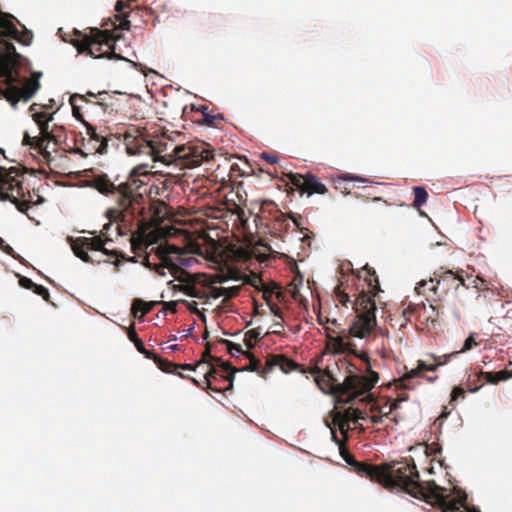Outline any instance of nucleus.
Returning a JSON list of instances; mask_svg holds the SVG:
<instances>
[{
  "instance_id": "nucleus-49",
  "label": "nucleus",
  "mask_w": 512,
  "mask_h": 512,
  "mask_svg": "<svg viewBox=\"0 0 512 512\" xmlns=\"http://www.w3.org/2000/svg\"><path fill=\"white\" fill-rule=\"evenodd\" d=\"M117 20H119L118 28L121 30H129L130 29V21L127 19V14L117 15Z\"/></svg>"
},
{
  "instance_id": "nucleus-34",
  "label": "nucleus",
  "mask_w": 512,
  "mask_h": 512,
  "mask_svg": "<svg viewBox=\"0 0 512 512\" xmlns=\"http://www.w3.org/2000/svg\"><path fill=\"white\" fill-rule=\"evenodd\" d=\"M155 364L161 371H163L165 373L176 374V363H173L167 359H163V358L159 357L156 359Z\"/></svg>"
},
{
  "instance_id": "nucleus-1",
  "label": "nucleus",
  "mask_w": 512,
  "mask_h": 512,
  "mask_svg": "<svg viewBox=\"0 0 512 512\" xmlns=\"http://www.w3.org/2000/svg\"><path fill=\"white\" fill-rule=\"evenodd\" d=\"M381 474H383V477H381L380 485L384 488L404 491L412 497L426 502L433 500L442 512H459L458 505L465 507L466 493L461 492L457 498L450 500L449 496L444 494L446 489L438 486L434 481H429L425 485L420 483L419 473L413 459H411V462L403 459L383 463Z\"/></svg>"
},
{
  "instance_id": "nucleus-7",
  "label": "nucleus",
  "mask_w": 512,
  "mask_h": 512,
  "mask_svg": "<svg viewBox=\"0 0 512 512\" xmlns=\"http://www.w3.org/2000/svg\"><path fill=\"white\" fill-rule=\"evenodd\" d=\"M123 143L129 155H150L153 161L169 164L174 159L181 158L184 146L167 141L165 134L155 139H146L136 128L128 129L123 134Z\"/></svg>"
},
{
  "instance_id": "nucleus-37",
  "label": "nucleus",
  "mask_w": 512,
  "mask_h": 512,
  "mask_svg": "<svg viewBox=\"0 0 512 512\" xmlns=\"http://www.w3.org/2000/svg\"><path fill=\"white\" fill-rule=\"evenodd\" d=\"M260 338V331L259 329H251V330H248L245 335H244V342H245V345L251 349L254 347V343L252 342L253 340L254 341H257L258 339Z\"/></svg>"
},
{
  "instance_id": "nucleus-63",
  "label": "nucleus",
  "mask_w": 512,
  "mask_h": 512,
  "mask_svg": "<svg viewBox=\"0 0 512 512\" xmlns=\"http://www.w3.org/2000/svg\"><path fill=\"white\" fill-rule=\"evenodd\" d=\"M477 280L480 282L479 284L475 282V285L474 287L477 289V290H483V289H488V286H487V282L486 280H484L483 278L481 277H477Z\"/></svg>"
},
{
  "instance_id": "nucleus-29",
  "label": "nucleus",
  "mask_w": 512,
  "mask_h": 512,
  "mask_svg": "<svg viewBox=\"0 0 512 512\" xmlns=\"http://www.w3.org/2000/svg\"><path fill=\"white\" fill-rule=\"evenodd\" d=\"M414 192V200H413V206L415 208H420L422 205H424L428 199V193L425 190L424 187L416 186L413 188Z\"/></svg>"
},
{
  "instance_id": "nucleus-24",
  "label": "nucleus",
  "mask_w": 512,
  "mask_h": 512,
  "mask_svg": "<svg viewBox=\"0 0 512 512\" xmlns=\"http://www.w3.org/2000/svg\"><path fill=\"white\" fill-rule=\"evenodd\" d=\"M211 362H212L211 364H213V365L215 364V365L219 366L223 372L228 373L227 376L225 377L226 380L229 382L227 389H232L235 373L239 370L232 367V365L230 363L223 362L222 359L219 357L213 356V358L211 359Z\"/></svg>"
},
{
  "instance_id": "nucleus-62",
  "label": "nucleus",
  "mask_w": 512,
  "mask_h": 512,
  "mask_svg": "<svg viewBox=\"0 0 512 512\" xmlns=\"http://www.w3.org/2000/svg\"><path fill=\"white\" fill-rule=\"evenodd\" d=\"M317 321H318V323H319L320 325H324V326H325L326 324H328V323H331V324H333V325H335V324H336V320H335V319H334V320H332V321H330L328 318H324L320 312L317 314Z\"/></svg>"
},
{
  "instance_id": "nucleus-14",
  "label": "nucleus",
  "mask_w": 512,
  "mask_h": 512,
  "mask_svg": "<svg viewBox=\"0 0 512 512\" xmlns=\"http://www.w3.org/2000/svg\"><path fill=\"white\" fill-rule=\"evenodd\" d=\"M32 118L34 122L38 125L40 130V136H38L42 143L45 145V142H58V135L55 134L54 130H49V122L53 120V114H47L45 112H34L32 114Z\"/></svg>"
},
{
  "instance_id": "nucleus-12",
  "label": "nucleus",
  "mask_w": 512,
  "mask_h": 512,
  "mask_svg": "<svg viewBox=\"0 0 512 512\" xmlns=\"http://www.w3.org/2000/svg\"><path fill=\"white\" fill-rule=\"evenodd\" d=\"M214 157L213 150L205 142H199L193 145L184 146L181 152V158L187 160V164L192 167L200 166L204 162L210 161Z\"/></svg>"
},
{
  "instance_id": "nucleus-42",
  "label": "nucleus",
  "mask_w": 512,
  "mask_h": 512,
  "mask_svg": "<svg viewBox=\"0 0 512 512\" xmlns=\"http://www.w3.org/2000/svg\"><path fill=\"white\" fill-rule=\"evenodd\" d=\"M334 294L337 298V300L339 301V303L342 305V306H345L347 307V304L350 303V297L349 295L344 292L340 286H336L335 289H334Z\"/></svg>"
},
{
  "instance_id": "nucleus-61",
  "label": "nucleus",
  "mask_w": 512,
  "mask_h": 512,
  "mask_svg": "<svg viewBox=\"0 0 512 512\" xmlns=\"http://www.w3.org/2000/svg\"><path fill=\"white\" fill-rule=\"evenodd\" d=\"M349 413L354 415V422H357L359 419H366L365 414L357 408L350 407Z\"/></svg>"
},
{
  "instance_id": "nucleus-47",
  "label": "nucleus",
  "mask_w": 512,
  "mask_h": 512,
  "mask_svg": "<svg viewBox=\"0 0 512 512\" xmlns=\"http://www.w3.org/2000/svg\"><path fill=\"white\" fill-rule=\"evenodd\" d=\"M246 283L253 286L257 290H259L260 287L264 284L262 278L257 274H253L250 277H248Z\"/></svg>"
},
{
  "instance_id": "nucleus-25",
  "label": "nucleus",
  "mask_w": 512,
  "mask_h": 512,
  "mask_svg": "<svg viewBox=\"0 0 512 512\" xmlns=\"http://www.w3.org/2000/svg\"><path fill=\"white\" fill-rule=\"evenodd\" d=\"M241 290L240 286L233 287H213L211 291V296L215 299L220 297H225L226 299H231L239 295Z\"/></svg>"
},
{
  "instance_id": "nucleus-53",
  "label": "nucleus",
  "mask_w": 512,
  "mask_h": 512,
  "mask_svg": "<svg viewBox=\"0 0 512 512\" xmlns=\"http://www.w3.org/2000/svg\"><path fill=\"white\" fill-rule=\"evenodd\" d=\"M465 396V390L460 387V386H457L455 387L453 390H452V393H451V400L454 401L456 400L458 397H462L464 398Z\"/></svg>"
},
{
  "instance_id": "nucleus-3",
  "label": "nucleus",
  "mask_w": 512,
  "mask_h": 512,
  "mask_svg": "<svg viewBox=\"0 0 512 512\" xmlns=\"http://www.w3.org/2000/svg\"><path fill=\"white\" fill-rule=\"evenodd\" d=\"M309 372L315 375V382L321 391L337 396L339 401L344 403H349L356 397L368 393L379 380L377 372H371L369 377H360L349 370L350 374L344 378L343 382H339L330 367L322 370L314 366Z\"/></svg>"
},
{
  "instance_id": "nucleus-57",
  "label": "nucleus",
  "mask_w": 512,
  "mask_h": 512,
  "mask_svg": "<svg viewBox=\"0 0 512 512\" xmlns=\"http://www.w3.org/2000/svg\"><path fill=\"white\" fill-rule=\"evenodd\" d=\"M260 157L269 164H275L278 161V158L276 156L269 154L267 152L261 153Z\"/></svg>"
},
{
  "instance_id": "nucleus-38",
  "label": "nucleus",
  "mask_w": 512,
  "mask_h": 512,
  "mask_svg": "<svg viewBox=\"0 0 512 512\" xmlns=\"http://www.w3.org/2000/svg\"><path fill=\"white\" fill-rule=\"evenodd\" d=\"M409 396L406 392H400L396 398L390 403L388 411L385 414H391L394 410L399 408L401 402L407 401Z\"/></svg>"
},
{
  "instance_id": "nucleus-9",
  "label": "nucleus",
  "mask_w": 512,
  "mask_h": 512,
  "mask_svg": "<svg viewBox=\"0 0 512 512\" xmlns=\"http://www.w3.org/2000/svg\"><path fill=\"white\" fill-rule=\"evenodd\" d=\"M245 356L250 360L249 365L242 368L241 371H251L265 376L270 373L275 367H278L283 373L291 371H299L305 373L306 370L294 360L286 357L283 354L268 355L265 366L261 368V362L251 352H245Z\"/></svg>"
},
{
  "instance_id": "nucleus-55",
  "label": "nucleus",
  "mask_w": 512,
  "mask_h": 512,
  "mask_svg": "<svg viewBox=\"0 0 512 512\" xmlns=\"http://www.w3.org/2000/svg\"><path fill=\"white\" fill-rule=\"evenodd\" d=\"M341 455L342 457L344 458V460L349 464L351 465L352 467L354 466V463L357 461L354 456L352 454H350L348 451H346L345 449H343L341 451Z\"/></svg>"
},
{
  "instance_id": "nucleus-60",
  "label": "nucleus",
  "mask_w": 512,
  "mask_h": 512,
  "mask_svg": "<svg viewBox=\"0 0 512 512\" xmlns=\"http://www.w3.org/2000/svg\"><path fill=\"white\" fill-rule=\"evenodd\" d=\"M349 413L354 415V422H357L359 419H366L365 414L357 408L350 407Z\"/></svg>"
},
{
  "instance_id": "nucleus-39",
  "label": "nucleus",
  "mask_w": 512,
  "mask_h": 512,
  "mask_svg": "<svg viewBox=\"0 0 512 512\" xmlns=\"http://www.w3.org/2000/svg\"><path fill=\"white\" fill-rule=\"evenodd\" d=\"M449 278H452L453 280H457L458 281V284L455 287L456 289L460 285L465 286V280H464L463 276L459 272L454 273L451 270H447L442 275H440V279L443 280V281L446 280V279H449Z\"/></svg>"
},
{
  "instance_id": "nucleus-41",
  "label": "nucleus",
  "mask_w": 512,
  "mask_h": 512,
  "mask_svg": "<svg viewBox=\"0 0 512 512\" xmlns=\"http://www.w3.org/2000/svg\"><path fill=\"white\" fill-rule=\"evenodd\" d=\"M128 338L135 344V347L138 351L143 350L144 344L142 340L138 337L133 325H131L130 328L128 329Z\"/></svg>"
},
{
  "instance_id": "nucleus-59",
  "label": "nucleus",
  "mask_w": 512,
  "mask_h": 512,
  "mask_svg": "<svg viewBox=\"0 0 512 512\" xmlns=\"http://www.w3.org/2000/svg\"><path fill=\"white\" fill-rule=\"evenodd\" d=\"M141 354H143L146 358L152 359L156 363V359L160 356L157 355L154 351L147 350L145 346L143 347L142 351H139Z\"/></svg>"
},
{
  "instance_id": "nucleus-13",
  "label": "nucleus",
  "mask_w": 512,
  "mask_h": 512,
  "mask_svg": "<svg viewBox=\"0 0 512 512\" xmlns=\"http://www.w3.org/2000/svg\"><path fill=\"white\" fill-rule=\"evenodd\" d=\"M87 138H82V145L92 154H105L108 149V137L98 133L96 127L84 122Z\"/></svg>"
},
{
  "instance_id": "nucleus-21",
  "label": "nucleus",
  "mask_w": 512,
  "mask_h": 512,
  "mask_svg": "<svg viewBox=\"0 0 512 512\" xmlns=\"http://www.w3.org/2000/svg\"><path fill=\"white\" fill-rule=\"evenodd\" d=\"M227 375H224L220 372L219 369H217L213 364H209V369L204 373V384L206 386L202 385V389H210L212 391H215L217 393H222L223 391L228 390L227 388H217L212 386V379H217L218 377L226 380Z\"/></svg>"
},
{
  "instance_id": "nucleus-28",
  "label": "nucleus",
  "mask_w": 512,
  "mask_h": 512,
  "mask_svg": "<svg viewBox=\"0 0 512 512\" xmlns=\"http://www.w3.org/2000/svg\"><path fill=\"white\" fill-rule=\"evenodd\" d=\"M78 100H86V96H82V94H78V93L72 94L69 98V103L72 106L73 116L78 121H80L84 124V122H86V121L84 120L83 115L80 112V107L77 104Z\"/></svg>"
},
{
  "instance_id": "nucleus-18",
  "label": "nucleus",
  "mask_w": 512,
  "mask_h": 512,
  "mask_svg": "<svg viewBox=\"0 0 512 512\" xmlns=\"http://www.w3.org/2000/svg\"><path fill=\"white\" fill-rule=\"evenodd\" d=\"M15 17L6 13L0 18V41L12 39L17 35V27L14 24Z\"/></svg>"
},
{
  "instance_id": "nucleus-23",
  "label": "nucleus",
  "mask_w": 512,
  "mask_h": 512,
  "mask_svg": "<svg viewBox=\"0 0 512 512\" xmlns=\"http://www.w3.org/2000/svg\"><path fill=\"white\" fill-rule=\"evenodd\" d=\"M22 144L37 150L44 157L50 156V153L47 151V146L42 143L41 139L38 136L31 137L27 131L23 133Z\"/></svg>"
},
{
  "instance_id": "nucleus-16",
  "label": "nucleus",
  "mask_w": 512,
  "mask_h": 512,
  "mask_svg": "<svg viewBox=\"0 0 512 512\" xmlns=\"http://www.w3.org/2000/svg\"><path fill=\"white\" fill-rule=\"evenodd\" d=\"M89 186L96 189L104 195L118 194V185H115L106 174L93 176L89 181Z\"/></svg>"
},
{
  "instance_id": "nucleus-22",
  "label": "nucleus",
  "mask_w": 512,
  "mask_h": 512,
  "mask_svg": "<svg viewBox=\"0 0 512 512\" xmlns=\"http://www.w3.org/2000/svg\"><path fill=\"white\" fill-rule=\"evenodd\" d=\"M327 192L326 186L320 182L319 178L311 173H307V181L304 193H307L309 196L317 193V194H325Z\"/></svg>"
},
{
  "instance_id": "nucleus-8",
  "label": "nucleus",
  "mask_w": 512,
  "mask_h": 512,
  "mask_svg": "<svg viewBox=\"0 0 512 512\" xmlns=\"http://www.w3.org/2000/svg\"><path fill=\"white\" fill-rule=\"evenodd\" d=\"M77 37L70 40V43L77 49L78 53H87L94 58L109 56L114 52L116 37L108 30L90 28L89 33H82L74 30Z\"/></svg>"
},
{
  "instance_id": "nucleus-15",
  "label": "nucleus",
  "mask_w": 512,
  "mask_h": 512,
  "mask_svg": "<svg viewBox=\"0 0 512 512\" xmlns=\"http://www.w3.org/2000/svg\"><path fill=\"white\" fill-rule=\"evenodd\" d=\"M353 470L360 476L366 477L371 481H375L380 484L381 477H383L382 464L374 465L367 462L356 461Z\"/></svg>"
},
{
  "instance_id": "nucleus-48",
  "label": "nucleus",
  "mask_w": 512,
  "mask_h": 512,
  "mask_svg": "<svg viewBox=\"0 0 512 512\" xmlns=\"http://www.w3.org/2000/svg\"><path fill=\"white\" fill-rule=\"evenodd\" d=\"M33 291L35 294L43 297L44 300L49 301L50 293L46 287L36 284L35 287L33 288Z\"/></svg>"
},
{
  "instance_id": "nucleus-51",
  "label": "nucleus",
  "mask_w": 512,
  "mask_h": 512,
  "mask_svg": "<svg viewBox=\"0 0 512 512\" xmlns=\"http://www.w3.org/2000/svg\"><path fill=\"white\" fill-rule=\"evenodd\" d=\"M19 284L21 285V287L31 290H33V288L36 285V283H34L30 278L27 277H20Z\"/></svg>"
},
{
  "instance_id": "nucleus-54",
  "label": "nucleus",
  "mask_w": 512,
  "mask_h": 512,
  "mask_svg": "<svg viewBox=\"0 0 512 512\" xmlns=\"http://www.w3.org/2000/svg\"><path fill=\"white\" fill-rule=\"evenodd\" d=\"M129 8V4H126L123 0H118L115 5V10L119 13L118 15L126 14L125 9Z\"/></svg>"
},
{
  "instance_id": "nucleus-58",
  "label": "nucleus",
  "mask_w": 512,
  "mask_h": 512,
  "mask_svg": "<svg viewBox=\"0 0 512 512\" xmlns=\"http://www.w3.org/2000/svg\"><path fill=\"white\" fill-rule=\"evenodd\" d=\"M389 401L382 407H377V406H372L371 407V411L374 412V411H378L380 413V415H382V417H387L389 414H385L387 411H388V408H389Z\"/></svg>"
},
{
  "instance_id": "nucleus-40",
  "label": "nucleus",
  "mask_w": 512,
  "mask_h": 512,
  "mask_svg": "<svg viewBox=\"0 0 512 512\" xmlns=\"http://www.w3.org/2000/svg\"><path fill=\"white\" fill-rule=\"evenodd\" d=\"M333 423L338 426L340 432L342 434H346L349 430V422L343 419V416H341V413L335 414L333 417Z\"/></svg>"
},
{
  "instance_id": "nucleus-2",
  "label": "nucleus",
  "mask_w": 512,
  "mask_h": 512,
  "mask_svg": "<svg viewBox=\"0 0 512 512\" xmlns=\"http://www.w3.org/2000/svg\"><path fill=\"white\" fill-rule=\"evenodd\" d=\"M12 39L0 41V76H5L3 85H0V98L8 101L13 108L17 107L20 100L29 101L40 89L39 79L41 72H33L22 87L15 85L17 79L12 75V69L20 65L21 55L17 53Z\"/></svg>"
},
{
  "instance_id": "nucleus-33",
  "label": "nucleus",
  "mask_w": 512,
  "mask_h": 512,
  "mask_svg": "<svg viewBox=\"0 0 512 512\" xmlns=\"http://www.w3.org/2000/svg\"><path fill=\"white\" fill-rule=\"evenodd\" d=\"M24 30L20 32L17 29V35L15 37H12L13 40H16L18 43L22 45H30L33 39V33L32 31L28 30L25 26H23Z\"/></svg>"
},
{
  "instance_id": "nucleus-11",
  "label": "nucleus",
  "mask_w": 512,
  "mask_h": 512,
  "mask_svg": "<svg viewBox=\"0 0 512 512\" xmlns=\"http://www.w3.org/2000/svg\"><path fill=\"white\" fill-rule=\"evenodd\" d=\"M0 201H10L19 212L26 214L32 219L28 214L32 203L31 194L29 191H24L19 177L14 178V182L9 181L8 184L0 185Z\"/></svg>"
},
{
  "instance_id": "nucleus-30",
  "label": "nucleus",
  "mask_w": 512,
  "mask_h": 512,
  "mask_svg": "<svg viewBox=\"0 0 512 512\" xmlns=\"http://www.w3.org/2000/svg\"><path fill=\"white\" fill-rule=\"evenodd\" d=\"M199 366L196 365H191V364H176V375H179L181 378H187L189 380H191L193 382V384H195L197 387H202V384L197 381L195 378L193 377H190V376H185L184 374H182L180 372V370H185V371H195Z\"/></svg>"
},
{
  "instance_id": "nucleus-43",
  "label": "nucleus",
  "mask_w": 512,
  "mask_h": 512,
  "mask_svg": "<svg viewBox=\"0 0 512 512\" xmlns=\"http://www.w3.org/2000/svg\"><path fill=\"white\" fill-rule=\"evenodd\" d=\"M212 358L213 356L211 355L210 343H207L205 350L202 353L201 360L197 362V366H201L203 364H211L209 361H211Z\"/></svg>"
},
{
  "instance_id": "nucleus-31",
  "label": "nucleus",
  "mask_w": 512,
  "mask_h": 512,
  "mask_svg": "<svg viewBox=\"0 0 512 512\" xmlns=\"http://www.w3.org/2000/svg\"><path fill=\"white\" fill-rule=\"evenodd\" d=\"M203 116V123H205L208 126H214L216 125V122L223 119V116L221 114L217 115H211L208 113V107L203 105L198 109Z\"/></svg>"
},
{
  "instance_id": "nucleus-56",
  "label": "nucleus",
  "mask_w": 512,
  "mask_h": 512,
  "mask_svg": "<svg viewBox=\"0 0 512 512\" xmlns=\"http://www.w3.org/2000/svg\"><path fill=\"white\" fill-rule=\"evenodd\" d=\"M0 248L8 255L15 258V252L11 246L5 243L3 239H0Z\"/></svg>"
},
{
  "instance_id": "nucleus-10",
  "label": "nucleus",
  "mask_w": 512,
  "mask_h": 512,
  "mask_svg": "<svg viewBox=\"0 0 512 512\" xmlns=\"http://www.w3.org/2000/svg\"><path fill=\"white\" fill-rule=\"evenodd\" d=\"M67 241L69 242L71 249L75 256L80 258L82 261L87 263H101L102 260L94 261L88 254L89 251H100L105 255H111L114 257H124L122 253H118L115 250H108L105 248V244L107 241H111V239L107 238L103 240L101 236H94L91 238L88 237H68Z\"/></svg>"
},
{
  "instance_id": "nucleus-44",
  "label": "nucleus",
  "mask_w": 512,
  "mask_h": 512,
  "mask_svg": "<svg viewBox=\"0 0 512 512\" xmlns=\"http://www.w3.org/2000/svg\"><path fill=\"white\" fill-rule=\"evenodd\" d=\"M459 352H451V353H448V354H444V355H441V356H437V355H434L432 354L431 357L432 359L436 362V363H441V365H444L446 364L452 357H455L456 355H458Z\"/></svg>"
},
{
  "instance_id": "nucleus-5",
  "label": "nucleus",
  "mask_w": 512,
  "mask_h": 512,
  "mask_svg": "<svg viewBox=\"0 0 512 512\" xmlns=\"http://www.w3.org/2000/svg\"><path fill=\"white\" fill-rule=\"evenodd\" d=\"M148 176L147 172L139 173L138 168H135L129 179L118 185L117 207L106 212L108 219L124 221L128 216H131L132 219H135L136 216H143L146 188L144 180L140 177L148 178Z\"/></svg>"
},
{
  "instance_id": "nucleus-64",
  "label": "nucleus",
  "mask_w": 512,
  "mask_h": 512,
  "mask_svg": "<svg viewBox=\"0 0 512 512\" xmlns=\"http://www.w3.org/2000/svg\"><path fill=\"white\" fill-rule=\"evenodd\" d=\"M69 153H71V154H80V155H81V156H83V157H86V156H88V154H90L89 152H88V153H87V152H85V151H84L82 148H80V147L71 148V149L69 150Z\"/></svg>"
},
{
  "instance_id": "nucleus-32",
  "label": "nucleus",
  "mask_w": 512,
  "mask_h": 512,
  "mask_svg": "<svg viewBox=\"0 0 512 512\" xmlns=\"http://www.w3.org/2000/svg\"><path fill=\"white\" fill-rule=\"evenodd\" d=\"M288 178L293 186H295L298 190L304 193L307 181V174L302 175L298 173H290L288 175Z\"/></svg>"
},
{
  "instance_id": "nucleus-20",
  "label": "nucleus",
  "mask_w": 512,
  "mask_h": 512,
  "mask_svg": "<svg viewBox=\"0 0 512 512\" xmlns=\"http://www.w3.org/2000/svg\"><path fill=\"white\" fill-rule=\"evenodd\" d=\"M159 304H161V301L145 302L142 299L136 298L133 300L131 311L135 318H143Z\"/></svg>"
},
{
  "instance_id": "nucleus-35",
  "label": "nucleus",
  "mask_w": 512,
  "mask_h": 512,
  "mask_svg": "<svg viewBox=\"0 0 512 512\" xmlns=\"http://www.w3.org/2000/svg\"><path fill=\"white\" fill-rule=\"evenodd\" d=\"M220 342L227 346L228 353L232 357H236L238 354H242L245 356L246 351L242 350V347L240 344L234 343V342L226 340V339H221Z\"/></svg>"
},
{
  "instance_id": "nucleus-19",
  "label": "nucleus",
  "mask_w": 512,
  "mask_h": 512,
  "mask_svg": "<svg viewBox=\"0 0 512 512\" xmlns=\"http://www.w3.org/2000/svg\"><path fill=\"white\" fill-rule=\"evenodd\" d=\"M353 347H355V344L346 342L343 337H333L330 334H327V348L331 352L336 354L349 353Z\"/></svg>"
},
{
  "instance_id": "nucleus-50",
  "label": "nucleus",
  "mask_w": 512,
  "mask_h": 512,
  "mask_svg": "<svg viewBox=\"0 0 512 512\" xmlns=\"http://www.w3.org/2000/svg\"><path fill=\"white\" fill-rule=\"evenodd\" d=\"M419 369L421 372L423 371H436L439 366H441V363H435V364H426L424 361L419 360L418 361Z\"/></svg>"
},
{
  "instance_id": "nucleus-26",
  "label": "nucleus",
  "mask_w": 512,
  "mask_h": 512,
  "mask_svg": "<svg viewBox=\"0 0 512 512\" xmlns=\"http://www.w3.org/2000/svg\"><path fill=\"white\" fill-rule=\"evenodd\" d=\"M420 374L421 370L419 369V365H417V368L411 369L409 372L405 373L401 378L394 380L396 388L402 390L412 388L410 385L407 384V381L419 377Z\"/></svg>"
},
{
  "instance_id": "nucleus-17",
  "label": "nucleus",
  "mask_w": 512,
  "mask_h": 512,
  "mask_svg": "<svg viewBox=\"0 0 512 512\" xmlns=\"http://www.w3.org/2000/svg\"><path fill=\"white\" fill-rule=\"evenodd\" d=\"M478 380L482 381V383H490V384H498L500 381H505L512 378V371L501 370L498 372H484L480 371L477 374ZM483 384L480 385V387ZM479 389L478 387L470 389L471 392H476Z\"/></svg>"
},
{
  "instance_id": "nucleus-27",
  "label": "nucleus",
  "mask_w": 512,
  "mask_h": 512,
  "mask_svg": "<svg viewBox=\"0 0 512 512\" xmlns=\"http://www.w3.org/2000/svg\"><path fill=\"white\" fill-rule=\"evenodd\" d=\"M23 173L19 171L16 167H11L9 169L0 167V185L8 184V182H14V178L22 177Z\"/></svg>"
},
{
  "instance_id": "nucleus-36",
  "label": "nucleus",
  "mask_w": 512,
  "mask_h": 512,
  "mask_svg": "<svg viewBox=\"0 0 512 512\" xmlns=\"http://www.w3.org/2000/svg\"><path fill=\"white\" fill-rule=\"evenodd\" d=\"M349 354L354 355L355 357L361 359L366 364V371L367 375L364 377H369L371 372H374L371 370V364H370V358L367 353L365 352H358L355 347L352 348V350L349 352Z\"/></svg>"
},
{
  "instance_id": "nucleus-45",
  "label": "nucleus",
  "mask_w": 512,
  "mask_h": 512,
  "mask_svg": "<svg viewBox=\"0 0 512 512\" xmlns=\"http://www.w3.org/2000/svg\"><path fill=\"white\" fill-rule=\"evenodd\" d=\"M108 98H111V95L107 91H99L97 93L98 100H97L96 104H98L99 106L106 109L108 107V104H107Z\"/></svg>"
},
{
  "instance_id": "nucleus-6",
  "label": "nucleus",
  "mask_w": 512,
  "mask_h": 512,
  "mask_svg": "<svg viewBox=\"0 0 512 512\" xmlns=\"http://www.w3.org/2000/svg\"><path fill=\"white\" fill-rule=\"evenodd\" d=\"M153 233H149L147 236L143 235L141 232L139 235H132L131 249L133 253L138 256H143L142 264L148 268H153L159 275H165L164 269L168 268L171 273L174 275L175 279L179 281L181 284L173 285V289H179L184 292L186 295L190 297H198L199 289L195 285L194 276L188 273L186 270L178 267L173 264L165 255V252L160 250L158 251L159 258L162 260L161 263L151 265L149 261V256L146 252V249L153 243Z\"/></svg>"
},
{
  "instance_id": "nucleus-52",
  "label": "nucleus",
  "mask_w": 512,
  "mask_h": 512,
  "mask_svg": "<svg viewBox=\"0 0 512 512\" xmlns=\"http://www.w3.org/2000/svg\"><path fill=\"white\" fill-rule=\"evenodd\" d=\"M258 291H261L262 294H263V299L266 301V302H269L270 301V298H271V295L273 294V289L269 288L268 286H266V284L264 283L260 289Z\"/></svg>"
},
{
  "instance_id": "nucleus-4",
  "label": "nucleus",
  "mask_w": 512,
  "mask_h": 512,
  "mask_svg": "<svg viewBox=\"0 0 512 512\" xmlns=\"http://www.w3.org/2000/svg\"><path fill=\"white\" fill-rule=\"evenodd\" d=\"M363 270L367 274L365 281L370 290L369 292L362 290L352 302L355 317L349 327V334L361 339L369 336L377 324L375 316L376 304L373 297L381 291L374 268L366 264Z\"/></svg>"
},
{
  "instance_id": "nucleus-46",
  "label": "nucleus",
  "mask_w": 512,
  "mask_h": 512,
  "mask_svg": "<svg viewBox=\"0 0 512 512\" xmlns=\"http://www.w3.org/2000/svg\"><path fill=\"white\" fill-rule=\"evenodd\" d=\"M477 345V342L474 339V334L469 335V337L464 341L462 348L458 351L459 353H463L471 350L473 347Z\"/></svg>"
}]
</instances>
